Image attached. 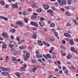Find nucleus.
Masks as SVG:
<instances>
[{
  "label": "nucleus",
  "instance_id": "obj_28",
  "mask_svg": "<svg viewBox=\"0 0 78 78\" xmlns=\"http://www.w3.org/2000/svg\"><path fill=\"white\" fill-rule=\"evenodd\" d=\"M46 56L47 57V58H51V55H50L49 54H47L46 55Z\"/></svg>",
  "mask_w": 78,
  "mask_h": 78
},
{
  "label": "nucleus",
  "instance_id": "obj_20",
  "mask_svg": "<svg viewBox=\"0 0 78 78\" xmlns=\"http://www.w3.org/2000/svg\"><path fill=\"white\" fill-rule=\"evenodd\" d=\"M19 48L20 50H23V49H25V47L23 46H22L21 47H20Z\"/></svg>",
  "mask_w": 78,
  "mask_h": 78
},
{
  "label": "nucleus",
  "instance_id": "obj_45",
  "mask_svg": "<svg viewBox=\"0 0 78 78\" xmlns=\"http://www.w3.org/2000/svg\"><path fill=\"white\" fill-rule=\"evenodd\" d=\"M23 15L24 16H25V15H27V12L25 11L23 12Z\"/></svg>",
  "mask_w": 78,
  "mask_h": 78
},
{
  "label": "nucleus",
  "instance_id": "obj_33",
  "mask_svg": "<svg viewBox=\"0 0 78 78\" xmlns=\"http://www.w3.org/2000/svg\"><path fill=\"white\" fill-rule=\"evenodd\" d=\"M50 41L51 42H53V41H55V39L53 38H51L50 39Z\"/></svg>",
  "mask_w": 78,
  "mask_h": 78
},
{
  "label": "nucleus",
  "instance_id": "obj_56",
  "mask_svg": "<svg viewBox=\"0 0 78 78\" xmlns=\"http://www.w3.org/2000/svg\"><path fill=\"white\" fill-rule=\"evenodd\" d=\"M43 43L44 44V45H45L47 44L46 42H45V41H43Z\"/></svg>",
  "mask_w": 78,
  "mask_h": 78
},
{
  "label": "nucleus",
  "instance_id": "obj_63",
  "mask_svg": "<svg viewBox=\"0 0 78 78\" xmlns=\"http://www.w3.org/2000/svg\"><path fill=\"white\" fill-rule=\"evenodd\" d=\"M38 61L39 62H42V60H41V58L38 59Z\"/></svg>",
  "mask_w": 78,
  "mask_h": 78
},
{
  "label": "nucleus",
  "instance_id": "obj_42",
  "mask_svg": "<svg viewBox=\"0 0 78 78\" xmlns=\"http://www.w3.org/2000/svg\"><path fill=\"white\" fill-rule=\"evenodd\" d=\"M35 23V22H34L33 21H31L30 23V24L32 25H34V24Z\"/></svg>",
  "mask_w": 78,
  "mask_h": 78
},
{
  "label": "nucleus",
  "instance_id": "obj_22",
  "mask_svg": "<svg viewBox=\"0 0 78 78\" xmlns=\"http://www.w3.org/2000/svg\"><path fill=\"white\" fill-rule=\"evenodd\" d=\"M72 2V0H68V5H71Z\"/></svg>",
  "mask_w": 78,
  "mask_h": 78
},
{
  "label": "nucleus",
  "instance_id": "obj_16",
  "mask_svg": "<svg viewBox=\"0 0 78 78\" xmlns=\"http://www.w3.org/2000/svg\"><path fill=\"white\" fill-rule=\"evenodd\" d=\"M9 31H10V32H11V33H15V32H16V30L14 29H12L10 30Z\"/></svg>",
  "mask_w": 78,
  "mask_h": 78
},
{
  "label": "nucleus",
  "instance_id": "obj_23",
  "mask_svg": "<svg viewBox=\"0 0 78 78\" xmlns=\"http://www.w3.org/2000/svg\"><path fill=\"white\" fill-rule=\"evenodd\" d=\"M19 51H15L13 53V55H19Z\"/></svg>",
  "mask_w": 78,
  "mask_h": 78
},
{
  "label": "nucleus",
  "instance_id": "obj_53",
  "mask_svg": "<svg viewBox=\"0 0 78 78\" xmlns=\"http://www.w3.org/2000/svg\"><path fill=\"white\" fill-rule=\"evenodd\" d=\"M52 31L54 33L55 32H56V30H55L53 29H52Z\"/></svg>",
  "mask_w": 78,
  "mask_h": 78
},
{
  "label": "nucleus",
  "instance_id": "obj_26",
  "mask_svg": "<svg viewBox=\"0 0 78 78\" xmlns=\"http://www.w3.org/2000/svg\"><path fill=\"white\" fill-rule=\"evenodd\" d=\"M66 14L67 16H69L70 15V13L69 12H66Z\"/></svg>",
  "mask_w": 78,
  "mask_h": 78
},
{
  "label": "nucleus",
  "instance_id": "obj_54",
  "mask_svg": "<svg viewBox=\"0 0 78 78\" xmlns=\"http://www.w3.org/2000/svg\"><path fill=\"white\" fill-rule=\"evenodd\" d=\"M62 69L63 70H64L66 69V67L65 66H63L62 67Z\"/></svg>",
  "mask_w": 78,
  "mask_h": 78
},
{
  "label": "nucleus",
  "instance_id": "obj_17",
  "mask_svg": "<svg viewBox=\"0 0 78 78\" xmlns=\"http://www.w3.org/2000/svg\"><path fill=\"white\" fill-rule=\"evenodd\" d=\"M42 11V9H41V8H40V9H38L36 11L37 12H39V13H40V12H41Z\"/></svg>",
  "mask_w": 78,
  "mask_h": 78
},
{
  "label": "nucleus",
  "instance_id": "obj_10",
  "mask_svg": "<svg viewBox=\"0 0 78 78\" xmlns=\"http://www.w3.org/2000/svg\"><path fill=\"white\" fill-rule=\"evenodd\" d=\"M36 18H37V16L36 15H33L32 16V20H36Z\"/></svg>",
  "mask_w": 78,
  "mask_h": 78
},
{
  "label": "nucleus",
  "instance_id": "obj_2",
  "mask_svg": "<svg viewBox=\"0 0 78 78\" xmlns=\"http://www.w3.org/2000/svg\"><path fill=\"white\" fill-rule=\"evenodd\" d=\"M11 6L12 8L14 9H18V5L17 4H11Z\"/></svg>",
  "mask_w": 78,
  "mask_h": 78
},
{
  "label": "nucleus",
  "instance_id": "obj_57",
  "mask_svg": "<svg viewBox=\"0 0 78 78\" xmlns=\"http://www.w3.org/2000/svg\"><path fill=\"white\" fill-rule=\"evenodd\" d=\"M9 74V73H8L5 72V76H6V75H8Z\"/></svg>",
  "mask_w": 78,
  "mask_h": 78
},
{
  "label": "nucleus",
  "instance_id": "obj_25",
  "mask_svg": "<svg viewBox=\"0 0 78 78\" xmlns=\"http://www.w3.org/2000/svg\"><path fill=\"white\" fill-rule=\"evenodd\" d=\"M55 26V24L54 23H52L50 25V27H54Z\"/></svg>",
  "mask_w": 78,
  "mask_h": 78
},
{
  "label": "nucleus",
  "instance_id": "obj_44",
  "mask_svg": "<svg viewBox=\"0 0 78 78\" xmlns=\"http://www.w3.org/2000/svg\"><path fill=\"white\" fill-rule=\"evenodd\" d=\"M32 30H37V28H35V27H33L31 28Z\"/></svg>",
  "mask_w": 78,
  "mask_h": 78
},
{
  "label": "nucleus",
  "instance_id": "obj_51",
  "mask_svg": "<svg viewBox=\"0 0 78 78\" xmlns=\"http://www.w3.org/2000/svg\"><path fill=\"white\" fill-rule=\"evenodd\" d=\"M62 71L61 70H59V73L60 74H62Z\"/></svg>",
  "mask_w": 78,
  "mask_h": 78
},
{
  "label": "nucleus",
  "instance_id": "obj_24",
  "mask_svg": "<svg viewBox=\"0 0 78 78\" xmlns=\"http://www.w3.org/2000/svg\"><path fill=\"white\" fill-rule=\"evenodd\" d=\"M47 12H49L50 13H53V11L51 9L47 10Z\"/></svg>",
  "mask_w": 78,
  "mask_h": 78
},
{
  "label": "nucleus",
  "instance_id": "obj_58",
  "mask_svg": "<svg viewBox=\"0 0 78 78\" xmlns=\"http://www.w3.org/2000/svg\"><path fill=\"white\" fill-rule=\"evenodd\" d=\"M71 24H69V23H68L66 24V26L67 27H69V26H71Z\"/></svg>",
  "mask_w": 78,
  "mask_h": 78
},
{
  "label": "nucleus",
  "instance_id": "obj_15",
  "mask_svg": "<svg viewBox=\"0 0 78 78\" xmlns=\"http://www.w3.org/2000/svg\"><path fill=\"white\" fill-rule=\"evenodd\" d=\"M2 48L5 49V48H7V46H6V44H3L2 45Z\"/></svg>",
  "mask_w": 78,
  "mask_h": 78
},
{
  "label": "nucleus",
  "instance_id": "obj_43",
  "mask_svg": "<svg viewBox=\"0 0 78 78\" xmlns=\"http://www.w3.org/2000/svg\"><path fill=\"white\" fill-rule=\"evenodd\" d=\"M24 19L25 22H26V23H28V20L27 19V18H24Z\"/></svg>",
  "mask_w": 78,
  "mask_h": 78
},
{
  "label": "nucleus",
  "instance_id": "obj_41",
  "mask_svg": "<svg viewBox=\"0 0 78 78\" xmlns=\"http://www.w3.org/2000/svg\"><path fill=\"white\" fill-rule=\"evenodd\" d=\"M61 55L62 56H65L66 55V53H62L61 54Z\"/></svg>",
  "mask_w": 78,
  "mask_h": 78
},
{
  "label": "nucleus",
  "instance_id": "obj_60",
  "mask_svg": "<svg viewBox=\"0 0 78 78\" xmlns=\"http://www.w3.org/2000/svg\"><path fill=\"white\" fill-rule=\"evenodd\" d=\"M26 28H27V29H28V30L30 29V27L28 26H26Z\"/></svg>",
  "mask_w": 78,
  "mask_h": 78
},
{
  "label": "nucleus",
  "instance_id": "obj_35",
  "mask_svg": "<svg viewBox=\"0 0 78 78\" xmlns=\"http://www.w3.org/2000/svg\"><path fill=\"white\" fill-rule=\"evenodd\" d=\"M2 19H4V20H8V18L5 17H4L3 16H2Z\"/></svg>",
  "mask_w": 78,
  "mask_h": 78
},
{
  "label": "nucleus",
  "instance_id": "obj_46",
  "mask_svg": "<svg viewBox=\"0 0 78 78\" xmlns=\"http://www.w3.org/2000/svg\"><path fill=\"white\" fill-rule=\"evenodd\" d=\"M34 26H35V27H37L38 26V24H37V23L36 22H35V23H34Z\"/></svg>",
  "mask_w": 78,
  "mask_h": 78
},
{
  "label": "nucleus",
  "instance_id": "obj_29",
  "mask_svg": "<svg viewBox=\"0 0 78 78\" xmlns=\"http://www.w3.org/2000/svg\"><path fill=\"white\" fill-rule=\"evenodd\" d=\"M12 61H16V60H17L16 58L14 56H12Z\"/></svg>",
  "mask_w": 78,
  "mask_h": 78
},
{
  "label": "nucleus",
  "instance_id": "obj_40",
  "mask_svg": "<svg viewBox=\"0 0 78 78\" xmlns=\"http://www.w3.org/2000/svg\"><path fill=\"white\" fill-rule=\"evenodd\" d=\"M23 67L25 69L26 68H27V65L26 64H24L23 65Z\"/></svg>",
  "mask_w": 78,
  "mask_h": 78
},
{
  "label": "nucleus",
  "instance_id": "obj_1",
  "mask_svg": "<svg viewBox=\"0 0 78 78\" xmlns=\"http://www.w3.org/2000/svg\"><path fill=\"white\" fill-rule=\"evenodd\" d=\"M58 2L60 5H67V3L66 0H62V1L60 0H58Z\"/></svg>",
  "mask_w": 78,
  "mask_h": 78
},
{
  "label": "nucleus",
  "instance_id": "obj_30",
  "mask_svg": "<svg viewBox=\"0 0 78 78\" xmlns=\"http://www.w3.org/2000/svg\"><path fill=\"white\" fill-rule=\"evenodd\" d=\"M40 20L41 21H44V20H45V18L44 17H41L40 18Z\"/></svg>",
  "mask_w": 78,
  "mask_h": 78
},
{
  "label": "nucleus",
  "instance_id": "obj_4",
  "mask_svg": "<svg viewBox=\"0 0 78 78\" xmlns=\"http://www.w3.org/2000/svg\"><path fill=\"white\" fill-rule=\"evenodd\" d=\"M71 50L72 51L74 52V53H75L77 55L78 54V51H77V50H75V48H74L73 47H71Z\"/></svg>",
  "mask_w": 78,
  "mask_h": 78
},
{
  "label": "nucleus",
  "instance_id": "obj_5",
  "mask_svg": "<svg viewBox=\"0 0 78 78\" xmlns=\"http://www.w3.org/2000/svg\"><path fill=\"white\" fill-rule=\"evenodd\" d=\"M0 69H1L2 71H3V72H7V71H8V69L6 68H3L0 67Z\"/></svg>",
  "mask_w": 78,
  "mask_h": 78
},
{
  "label": "nucleus",
  "instance_id": "obj_38",
  "mask_svg": "<svg viewBox=\"0 0 78 78\" xmlns=\"http://www.w3.org/2000/svg\"><path fill=\"white\" fill-rule=\"evenodd\" d=\"M65 73L66 74H67L69 73V71H68V70L66 69L65 71Z\"/></svg>",
  "mask_w": 78,
  "mask_h": 78
},
{
  "label": "nucleus",
  "instance_id": "obj_61",
  "mask_svg": "<svg viewBox=\"0 0 78 78\" xmlns=\"http://www.w3.org/2000/svg\"><path fill=\"white\" fill-rule=\"evenodd\" d=\"M52 9H53V10H54V11H55V9H56V8H55V7H52Z\"/></svg>",
  "mask_w": 78,
  "mask_h": 78
},
{
  "label": "nucleus",
  "instance_id": "obj_55",
  "mask_svg": "<svg viewBox=\"0 0 78 78\" xmlns=\"http://www.w3.org/2000/svg\"><path fill=\"white\" fill-rule=\"evenodd\" d=\"M11 38L12 39V40H13L14 39V36L13 35H12L10 36Z\"/></svg>",
  "mask_w": 78,
  "mask_h": 78
},
{
  "label": "nucleus",
  "instance_id": "obj_18",
  "mask_svg": "<svg viewBox=\"0 0 78 78\" xmlns=\"http://www.w3.org/2000/svg\"><path fill=\"white\" fill-rule=\"evenodd\" d=\"M23 58L25 61H27L28 59V57L26 56L25 55H23Z\"/></svg>",
  "mask_w": 78,
  "mask_h": 78
},
{
  "label": "nucleus",
  "instance_id": "obj_37",
  "mask_svg": "<svg viewBox=\"0 0 78 78\" xmlns=\"http://www.w3.org/2000/svg\"><path fill=\"white\" fill-rule=\"evenodd\" d=\"M9 59H10V58L8 56H6L5 57V60H8Z\"/></svg>",
  "mask_w": 78,
  "mask_h": 78
},
{
  "label": "nucleus",
  "instance_id": "obj_3",
  "mask_svg": "<svg viewBox=\"0 0 78 78\" xmlns=\"http://www.w3.org/2000/svg\"><path fill=\"white\" fill-rule=\"evenodd\" d=\"M38 67H39V66H34L32 68V71H33V72H35L36 71V70L38 69Z\"/></svg>",
  "mask_w": 78,
  "mask_h": 78
},
{
  "label": "nucleus",
  "instance_id": "obj_31",
  "mask_svg": "<svg viewBox=\"0 0 78 78\" xmlns=\"http://www.w3.org/2000/svg\"><path fill=\"white\" fill-rule=\"evenodd\" d=\"M0 3L2 5H5V3H4V2L2 1H0Z\"/></svg>",
  "mask_w": 78,
  "mask_h": 78
},
{
  "label": "nucleus",
  "instance_id": "obj_62",
  "mask_svg": "<svg viewBox=\"0 0 78 78\" xmlns=\"http://www.w3.org/2000/svg\"><path fill=\"white\" fill-rule=\"evenodd\" d=\"M57 63L59 65H60V64H61V62L59 61H57Z\"/></svg>",
  "mask_w": 78,
  "mask_h": 78
},
{
  "label": "nucleus",
  "instance_id": "obj_12",
  "mask_svg": "<svg viewBox=\"0 0 78 78\" xmlns=\"http://www.w3.org/2000/svg\"><path fill=\"white\" fill-rule=\"evenodd\" d=\"M39 24L41 27H43L45 25V23L44 22H41L39 23Z\"/></svg>",
  "mask_w": 78,
  "mask_h": 78
},
{
  "label": "nucleus",
  "instance_id": "obj_34",
  "mask_svg": "<svg viewBox=\"0 0 78 78\" xmlns=\"http://www.w3.org/2000/svg\"><path fill=\"white\" fill-rule=\"evenodd\" d=\"M54 33V34L55 36H58V34L57 32H56V31Z\"/></svg>",
  "mask_w": 78,
  "mask_h": 78
},
{
  "label": "nucleus",
  "instance_id": "obj_19",
  "mask_svg": "<svg viewBox=\"0 0 78 78\" xmlns=\"http://www.w3.org/2000/svg\"><path fill=\"white\" fill-rule=\"evenodd\" d=\"M36 56L38 58H42V55L41 54L36 55Z\"/></svg>",
  "mask_w": 78,
  "mask_h": 78
},
{
  "label": "nucleus",
  "instance_id": "obj_7",
  "mask_svg": "<svg viewBox=\"0 0 78 78\" xmlns=\"http://www.w3.org/2000/svg\"><path fill=\"white\" fill-rule=\"evenodd\" d=\"M37 43H38V44L40 45V46H42L43 45V43H42V41L41 40L38 41H37Z\"/></svg>",
  "mask_w": 78,
  "mask_h": 78
},
{
  "label": "nucleus",
  "instance_id": "obj_52",
  "mask_svg": "<svg viewBox=\"0 0 78 78\" xmlns=\"http://www.w3.org/2000/svg\"><path fill=\"white\" fill-rule=\"evenodd\" d=\"M14 48H12L11 49V52H14Z\"/></svg>",
  "mask_w": 78,
  "mask_h": 78
},
{
  "label": "nucleus",
  "instance_id": "obj_14",
  "mask_svg": "<svg viewBox=\"0 0 78 78\" xmlns=\"http://www.w3.org/2000/svg\"><path fill=\"white\" fill-rule=\"evenodd\" d=\"M37 35H36V34H34L32 36V38H33V39H35L37 38Z\"/></svg>",
  "mask_w": 78,
  "mask_h": 78
},
{
  "label": "nucleus",
  "instance_id": "obj_8",
  "mask_svg": "<svg viewBox=\"0 0 78 78\" xmlns=\"http://www.w3.org/2000/svg\"><path fill=\"white\" fill-rule=\"evenodd\" d=\"M2 34L3 37H8V34L5 33H2Z\"/></svg>",
  "mask_w": 78,
  "mask_h": 78
},
{
  "label": "nucleus",
  "instance_id": "obj_50",
  "mask_svg": "<svg viewBox=\"0 0 78 78\" xmlns=\"http://www.w3.org/2000/svg\"><path fill=\"white\" fill-rule=\"evenodd\" d=\"M32 7H33V8H37V6L35 5H32Z\"/></svg>",
  "mask_w": 78,
  "mask_h": 78
},
{
  "label": "nucleus",
  "instance_id": "obj_11",
  "mask_svg": "<svg viewBox=\"0 0 78 78\" xmlns=\"http://www.w3.org/2000/svg\"><path fill=\"white\" fill-rule=\"evenodd\" d=\"M64 35L66 37H71V35L67 33H64Z\"/></svg>",
  "mask_w": 78,
  "mask_h": 78
},
{
  "label": "nucleus",
  "instance_id": "obj_21",
  "mask_svg": "<svg viewBox=\"0 0 78 78\" xmlns=\"http://www.w3.org/2000/svg\"><path fill=\"white\" fill-rule=\"evenodd\" d=\"M9 48H12L14 47V44H9Z\"/></svg>",
  "mask_w": 78,
  "mask_h": 78
},
{
  "label": "nucleus",
  "instance_id": "obj_9",
  "mask_svg": "<svg viewBox=\"0 0 78 78\" xmlns=\"http://www.w3.org/2000/svg\"><path fill=\"white\" fill-rule=\"evenodd\" d=\"M43 6L45 9H48L49 8V6L47 4H44Z\"/></svg>",
  "mask_w": 78,
  "mask_h": 78
},
{
  "label": "nucleus",
  "instance_id": "obj_48",
  "mask_svg": "<svg viewBox=\"0 0 78 78\" xmlns=\"http://www.w3.org/2000/svg\"><path fill=\"white\" fill-rule=\"evenodd\" d=\"M31 62H32L33 63H35V62H36V61L34 59H32L31 60Z\"/></svg>",
  "mask_w": 78,
  "mask_h": 78
},
{
  "label": "nucleus",
  "instance_id": "obj_36",
  "mask_svg": "<svg viewBox=\"0 0 78 78\" xmlns=\"http://www.w3.org/2000/svg\"><path fill=\"white\" fill-rule=\"evenodd\" d=\"M61 43L62 44H66V41L65 40H62L61 42Z\"/></svg>",
  "mask_w": 78,
  "mask_h": 78
},
{
  "label": "nucleus",
  "instance_id": "obj_13",
  "mask_svg": "<svg viewBox=\"0 0 78 78\" xmlns=\"http://www.w3.org/2000/svg\"><path fill=\"white\" fill-rule=\"evenodd\" d=\"M69 42L71 44V45H74V43L73 42V39H71L69 41Z\"/></svg>",
  "mask_w": 78,
  "mask_h": 78
},
{
  "label": "nucleus",
  "instance_id": "obj_39",
  "mask_svg": "<svg viewBox=\"0 0 78 78\" xmlns=\"http://www.w3.org/2000/svg\"><path fill=\"white\" fill-rule=\"evenodd\" d=\"M16 40L17 41H20V38L19 37H16Z\"/></svg>",
  "mask_w": 78,
  "mask_h": 78
},
{
  "label": "nucleus",
  "instance_id": "obj_64",
  "mask_svg": "<svg viewBox=\"0 0 78 78\" xmlns=\"http://www.w3.org/2000/svg\"><path fill=\"white\" fill-rule=\"evenodd\" d=\"M36 54H39V51H36Z\"/></svg>",
  "mask_w": 78,
  "mask_h": 78
},
{
  "label": "nucleus",
  "instance_id": "obj_49",
  "mask_svg": "<svg viewBox=\"0 0 78 78\" xmlns=\"http://www.w3.org/2000/svg\"><path fill=\"white\" fill-rule=\"evenodd\" d=\"M60 10H61L62 12H64V9L61 8L60 9Z\"/></svg>",
  "mask_w": 78,
  "mask_h": 78
},
{
  "label": "nucleus",
  "instance_id": "obj_47",
  "mask_svg": "<svg viewBox=\"0 0 78 78\" xmlns=\"http://www.w3.org/2000/svg\"><path fill=\"white\" fill-rule=\"evenodd\" d=\"M26 56L27 57V58H30V54L27 53L26 54Z\"/></svg>",
  "mask_w": 78,
  "mask_h": 78
},
{
  "label": "nucleus",
  "instance_id": "obj_59",
  "mask_svg": "<svg viewBox=\"0 0 78 78\" xmlns=\"http://www.w3.org/2000/svg\"><path fill=\"white\" fill-rule=\"evenodd\" d=\"M45 45H46L47 47H49L50 46V44L48 43H47Z\"/></svg>",
  "mask_w": 78,
  "mask_h": 78
},
{
  "label": "nucleus",
  "instance_id": "obj_27",
  "mask_svg": "<svg viewBox=\"0 0 78 78\" xmlns=\"http://www.w3.org/2000/svg\"><path fill=\"white\" fill-rule=\"evenodd\" d=\"M72 58V56L70 55H68L67 56V59H70Z\"/></svg>",
  "mask_w": 78,
  "mask_h": 78
},
{
  "label": "nucleus",
  "instance_id": "obj_6",
  "mask_svg": "<svg viewBox=\"0 0 78 78\" xmlns=\"http://www.w3.org/2000/svg\"><path fill=\"white\" fill-rule=\"evenodd\" d=\"M16 24L18 25H19L21 27H22L23 25V24L21 22V21H18L16 23Z\"/></svg>",
  "mask_w": 78,
  "mask_h": 78
},
{
  "label": "nucleus",
  "instance_id": "obj_32",
  "mask_svg": "<svg viewBox=\"0 0 78 78\" xmlns=\"http://www.w3.org/2000/svg\"><path fill=\"white\" fill-rule=\"evenodd\" d=\"M21 70L22 71H25V68H24L23 67H21Z\"/></svg>",
  "mask_w": 78,
  "mask_h": 78
}]
</instances>
